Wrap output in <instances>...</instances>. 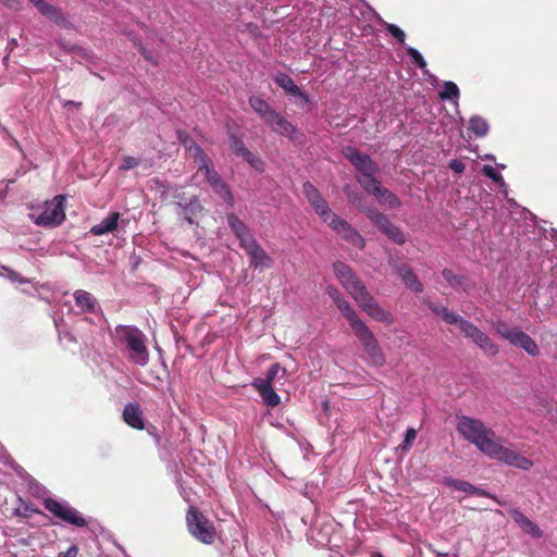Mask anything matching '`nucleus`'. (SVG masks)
Segmentation results:
<instances>
[{"mask_svg":"<svg viewBox=\"0 0 557 557\" xmlns=\"http://www.w3.org/2000/svg\"><path fill=\"white\" fill-rule=\"evenodd\" d=\"M29 218L39 226L55 227L65 219V197L55 196L42 206L32 207Z\"/></svg>","mask_w":557,"mask_h":557,"instance_id":"nucleus-5","label":"nucleus"},{"mask_svg":"<svg viewBox=\"0 0 557 557\" xmlns=\"http://www.w3.org/2000/svg\"><path fill=\"white\" fill-rule=\"evenodd\" d=\"M244 158L246 159V161L251 165L253 166L255 169H258V170H262V164L263 162L257 157L255 156L253 153H251L250 151H248V153H246L244 156Z\"/></svg>","mask_w":557,"mask_h":557,"instance_id":"nucleus-45","label":"nucleus"},{"mask_svg":"<svg viewBox=\"0 0 557 557\" xmlns=\"http://www.w3.org/2000/svg\"><path fill=\"white\" fill-rule=\"evenodd\" d=\"M304 193L314 209L315 213L326 223L335 213L330 209L326 200L321 196L319 190L311 184H304Z\"/></svg>","mask_w":557,"mask_h":557,"instance_id":"nucleus-17","label":"nucleus"},{"mask_svg":"<svg viewBox=\"0 0 557 557\" xmlns=\"http://www.w3.org/2000/svg\"><path fill=\"white\" fill-rule=\"evenodd\" d=\"M449 168L456 173H462L466 166L462 161L454 159L449 162Z\"/></svg>","mask_w":557,"mask_h":557,"instance_id":"nucleus-48","label":"nucleus"},{"mask_svg":"<svg viewBox=\"0 0 557 557\" xmlns=\"http://www.w3.org/2000/svg\"><path fill=\"white\" fill-rule=\"evenodd\" d=\"M444 484L455 491H459L465 494H469V491L472 488L471 483H469L467 481L458 480V479H453V478H445Z\"/></svg>","mask_w":557,"mask_h":557,"instance_id":"nucleus-37","label":"nucleus"},{"mask_svg":"<svg viewBox=\"0 0 557 557\" xmlns=\"http://www.w3.org/2000/svg\"><path fill=\"white\" fill-rule=\"evenodd\" d=\"M457 430L465 440L472 443L491 459L521 470H529L533 467L531 459L504 446L496 433L478 419L466 416L458 418Z\"/></svg>","mask_w":557,"mask_h":557,"instance_id":"nucleus-1","label":"nucleus"},{"mask_svg":"<svg viewBox=\"0 0 557 557\" xmlns=\"http://www.w3.org/2000/svg\"><path fill=\"white\" fill-rule=\"evenodd\" d=\"M227 224L231 230L234 232L236 237L239 239L240 245H243L246 239H250L253 236L251 235L247 225L238 219L234 213H230L226 215Z\"/></svg>","mask_w":557,"mask_h":557,"instance_id":"nucleus-26","label":"nucleus"},{"mask_svg":"<svg viewBox=\"0 0 557 557\" xmlns=\"http://www.w3.org/2000/svg\"><path fill=\"white\" fill-rule=\"evenodd\" d=\"M442 100H451L457 102L459 98V88L454 82H445L443 90L440 92Z\"/></svg>","mask_w":557,"mask_h":557,"instance_id":"nucleus-34","label":"nucleus"},{"mask_svg":"<svg viewBox=\"0 0 557 557\" xmlns=\"http://www.w3.org/2000/svg\"><path fill=\"white\" fill-rule=\"evenodd\" d=\"M73 296L75 304L82 313L96 312L99 308L96 298L86 290L78 289L73 294Z\"/></svg>","mask_w":557,"mask_h":557,"instance_id":"nucleus-25","label":"nucleus"},{"mask_svg":"<svg viewBox=\"0 0 557 557\" xmlns=\"http://www.w3.org/2000/svg\"><path fill=\"white\" fill-rule=\"evenodd\" d=\"M44 505L48 511L72 525L85 527L87 524L82 515L66 502L47 498Z\"/></svg>","mask_w":557,"mask_h":557,"instance_id":"nucleus-10","label":"nucleus"},{"mask_svg":"<svg viewBox=\"0 0 557 557\" xmlns=\"http://www.w3.org/2000/svg\"><path fill=\"white\" fill-rule=\"evenodd\" d=\"M281 374V377L284 379L286 375V370L282 368L278 363H274L269 369L265 377H257L253 381H262L265 385H273L274 380Z\"/></svg>","mask_w":557,"mask_h":557,"instance_id":"nucleus-32","label":"nucleus"},{"mask_svg":"<svg viewBox=\"0 0 557 557\" xmlns=\"http://www.w3.org/2000/svg\"><path fill=\"white\" fill-rule=\"evenodd\" d=\"M487 122L481 116H472L469 121V129L473 132L476 136L483 137L488 132Z\"/></svg>","mask_w":557,"mask_h":557,"instance_id":"nucleus-33","label":"nucleus"},{"mask_svg":"<svg viewBox=\"0 0 557 557\" xmlns=\"http://www.w3.org/2000/svg\"><path fill=\"white\" fill-rule=\"evenodd\" d=\"M77 548L76 546H71L66 552L61 553L59 557H76Z\"/></svg>","mask_w":557,"mask_h":557,"instance_id":"nucleus-51","label":"nucleus"},{"mask_svg":"<svg viewBox=\"0 0 557 557\" xmlns=\"http://www.w3.org/2000/svg\"><path fill=\"white\" fill-rule=\"evenodd\" d=\"M265 123L273 132L281 136L288 137L290 140H296L298 138L299 131L276 111L270 115Z\"/></svg>","mask_w":557,"mask_h":557,"instance_id":"nucleus-19","label":"nucleus"},{"mask_svg":"<svg viewBox=\"0 0 557 557\" xmlns=\"http://www.w3.org/2000/svg\"><path fill=\"white\" fill-rule=\"evenodd\" d=\"M35 7L41 14L46 15L54 22H58L61 18L59 10L55 7L47 3L45 0H40Z\"/></svg>","mask_w":557,"mask_h":557,"instance_id":"nucleus-35","label":"nucleus"},{"mask_svg":"<svg viewBox=\"0 0 557 557\" xmlns=\"http://www.w3.org/2000/svg\"><path fill=\"white\" fill-rule=\"evenodd\" d=\"M482 172L484 175L493 180L495 183L498 184V186L506 191V183L503 178V176L491 165H484L482 169Z\"/></svg>","mask_w":557,"mask_h":557,"instance_id":"nucleus-39","label":"nucleus"},{"mask_svg":"<svg viewBox=\"0 0 557 557\" xmlns=\"http://www.w3.org/2000/svg\"><path fill=\"white\" fill-rule=\"evenodd\" d=\"M138 164L139 160L137 158L127 156L123 158L122 163L120 165V170L127 171L136 168Z\"/></svg>","mask_w":557,"mask_h":557,"instance_id":"nucleus-43","label":"nucleus"},{"mask_svg":"<svg viewBox=\"0 0 557 557\" xmlns=\"http://www.w3.org/2000/svg\"><path fill=\"white\" fill-rule=\"evenodd\" d=\"M252 386L258 391L262 400L270 407H275L280 404L281 398L274 391L273 385H265L262 381H253Z\"/></svg>","mask_w":557,"mask_h":557,"instance_id":"nucleus-27","label":"nucleus"},{"mask_svg":"<svg viewBox=\"0 0 557 557\" xmlns=\"http://www.w3.org/2000/svg\"><path fill=\"white\" fill-rule=\"evenodd\" d=\"M333 271L343 288L354 298L363 312L386 325L394 323V315L381 307L348 264L336 261L333 263Z\"/></svg>","mask_w":557,"mask_h":557,"instance_id":"nucleus-2","label":"nucleus"},{"mask_svg":"<svg viewBox=\"0 0 557 557\" xmlns=\"http://www.w3.org/2000/svg\"><path fill=\"white\" fill-rule=\"evenodd\" d=\"M304 193L314 209L315 213L326 223L335 213L330 209L326 200L321 196L319 190L311 184H304Z\"/></svg>","mask_w":557,"mask_h":557,"instance_id":"nucleus-16","label":"nucleus"},{"mask_svg":"<svg viewBox=\"0 0 557 557\" xmlns=\"http://www.w3.org/2000/svg\"><path fill=\"white\" fill-rule=\"evenodd\" d=\"M326 224L343 239L347 240L355 247L362 249L364 247L363 237L337 214L332 216Z\"/></svg>","mask_w":557,"mask_h":557,"instance_id":"nucleus-13","label":"nucleus"},{"mask_svg":"<svg viewBox=\"0 0 557 557\" xmlns=\"http://www.w3.org/2000/svg\"><path fill=\"white\" fill-rule=\"evenodd\" d=\"M343 154L360 173L357 181L363 189L369 188L375 181H377L374 176L377 172V165L368 154L359 152L354 147L344 148Z\"/></svg>","mask_w":557,"mask_h":557,"instance_id":"nucleus-8","label":"nucleus"},{"mask_svg":"<svg viewBox=\"0 0 557 557\" xmlns=\"http://www.w3.org/2000/svg\"><path fill=\"white\" fill-rule=\"evenodd\" d=\"M416 437H417V430L413 428H408L406 435H405V440H404L403 444L400 445L401 449L408 450L412 446V443L414 442Z\"/></svg>","mask_w":557,"mask_h":557,"instance_id":"nucleus-41","label":"nucleus"},{"mask_svg":"<svg viewBox=\"0 0 557 557\" xmlns=\"http://www.w3.org/2000/svg\"><path fill=\"white\" fill-rule=\"evenodd\" d=\"M442 275L450 285L460 283V281L457 280V277L454 275V273L450 270L445 269L442 272Z\"/></svg>","mask_w":557,"mask_h":557,"instance_id":"nucleus-49","label":"nucleus"},{"mask_svg":"<svg viewBox=\"0 0 557 557\" xmlns=\"http://www.w3.org/2000/svg\"><path fill=\"white\" fill-rule=\"evenodd\" d=\"M368 194L373 195L377 198L382 205H387L391 208H397L400 206L399 199L388 189L381 186L379 181H375L369 188L364 189Z\"/></svg>","mask_w":557,"mask_h":557,"instance_id":"nucleus-21","label":"nucleus"},{"mask_svg":"<svg viewBox=\"0 0 557 557\" xmlns=\"http://www.w3.org/2000/svg\"><path fill=\"white\" fill-rule=\"evenodd\" d=\"M304 193L314 209L315 213L326 223L335 213L330 209L326 200L321 196L319 190L311 184H304Z\"/></svg>","mask_w":557,"mask_h":557,"instance_id":"nucleus-15","label":"nucleus"},{"mask_svg":"<svg viewBox=\"0 0 557 557\" xmlns=\"http://www.w3.org/2000/svg\"><path fill=\"white\" fill-rule=\"evenodd\" d=\"M348 199L352 202V203H356L357 202V197H354L351 195H348Z\"/></svg>","mask_w":557,"mask_h":557,"instance_id":"nucleus-54","label":"nucleus"},{"mask_svg":"<svg viewBox=\"0 0 557 557\" xmlns=\"http://www.w3.org/2000/svg\"><path fill=\"white\" fill-rule=\"evenodd\" d=\"M195 210H201L200 205L197 202H190V205L185 208V220L190 224L193 223V219L189 216V213H194Z\"/></svg>","mask_w":557,"mask_h":557,"instance_id":"nucleus-46","label":"nucleus"},{"mask_svg":"<svg viewBox=\"0 0 557 557\" xmlns=\"http://www.w3.org/2000/svg\"><path fill=\"white\" fill-rule=\"evenodd\" d=\"M326 294L331 297V299L335 302L339 311L348 321L349 325L358 320L360 317L356 312V310L350 306V304L343 297L339 290L334 286L326 287Z\"/></svg>","mask_w":557,"mask_h":557,"instance_id":"nucleus-20","label":"nucleus"},{"mask_svg":"<svg viewBox=\"0 0 557 557\" xmlns=\"http://www.w3.org/2000/svg\"><path fill=\"white\" fill-rule=\"evenodd\" d=\"M240 246L249 255L250 264L255 268H270L272 265V259L260 247L255 237L246 239Z\"/></svg>","mask_w":557,"mask_h":557,"instance_id":"nucleus-18","label":"nucleus"},{"mask_svg":"<svg viewBox=\"0 0 557 557\" xmlns=\"http://www.w3.org/2000/svg\"><path fill=\"white\" fill-rule=\"evenodd\" d=\"M386 29L389 32V34L395 37L399 42H404L405 39H406V35L404 33L403 29H400L397 25L395 24H388L386 23Z\"/></svg>","mask_w":557,"mask_h":557,"instance_id":"nucleus-42","label":"nucleus"},{"mask_svg":"<svg viewBox=\"0 0 557 557\" xmlns=\"http://www.w3.org/2000/svg\"><path fill=\"white\" fill-rule=\"evenodd\" d=\"M120 222V213L111 212L108 216H106L100 223L94 225L90 228V233L96 236H102L109 233H112L119 227Z\"/></svg>","mask_w":557,"mask_h":557,"instance_id":"nucleus-24","label":"nucleus"},{"mask_svg":"<svg viewBox=\"0 0 557 557\" xmlns=\"http://www.w3.org/2000/svg\"><path fill=\"white\" fill-rule=\"evenodd\" d=\"M511 516L524 532L529 533L530 535L536 539L542 536L541 529L521 511L512 510Z\"/></svg>","mask_w":557,"mask_h":557,"instance_id":"nucleus-29","label":"nucleus"},{"mask_svg":"<svg viewBox=\"0 0 557 557\" xmlns=\"http://www.w3.org/2000/svg\"><path fill=\"white\" fill-rule=\"evenodd\" d=\"M304 193L314 209L315 213L326 223L335 213L330 209L326 200L321 196L319 190L311 184H304Z\"/></svg>","mask_w":557,"mask_h":557,"instance_id":"nucleus-14","label":"nucleus"},{"mask_svg":"<svg viewBox=\"0 0 557 557\" xmlns=\"http://www.w3.org/2000/svg\"><path fill=\"white\" fill-rule=\"evenodd\" d=\"M484 159H486V160H491V161H494V160H495V157H494L493 154H486V156L484 157Z\"/></svg>","mask_w":557,"mask_h":557,"instance_id":"nucleus-53","label":"nucleus"},{"mask_svg":"<svg viewBox=\"0 0 557 557\" xmlns=\"http://www.w3.org/2000/svg\"><path fill=\"white\" fill-rule=\"evenodd\" d=\"M2 270L5 272L7 277L10 278L11 281L21 282V283L24 282V280H22L16 272H14L10 269H7V268H2Z\"/></svg>","mask_w":557,"mask_h":557,"instance_id":"nucleus-50","label":"nucleus"},{"mask_svg":"<svg viewBox=\"0 0 557 557\" xmlns=\"http://www.w3.org/2000/svg\"><path fill=\"white\" fill-rule=\"evenodd\" d=\"M368 194L373 195L377 198L382 205H387L391 208H397L400 206L399 199L388 189L381 186L379 181H375L369 188L364 189Z\"/></svg>","mask_w":557,"mask_h":557,"instance_id":"nucleus-22","label":"nucleus"},{"mask_svg":"<svg viewBox=\"0 0 557 557\" xmlns=\"http://www.w3.org/2000/svg\"><path fill=\"white\" fill-rule=\"evenodd\" d=\"M364 211L372 223L375 224L389 239L396 244L405 243L406 238L404 233L394 225L385 214L369 208L364 209Z\"/></svg>","mask_w":557,"mask_h":557,"instance_id":"nucleus-12","label":"nucleus"},{"mask_svg":"<svg viewBox=\"0 0 557 557\" xmlns=\"http://www.w3.org/2000/svg\"><path fill=\"white\" fill-rule=\"evenodd\" d=\"M350 327L356 337L361 343L363 350L367 355L368 362L374 367H382L386 362L385 355L381 349L377 339L373 332L360 318L350 324Z\"/></svg>","mask_w":557,"mask_h":557,"instance_id":"nucleus-6","label":"nucleus"},{"mask_svg":"<svg viewBox=\"0 0 557 557\" xmlns=\"http://www.w3.org/2000/svg\"><path fill=\"white\" fill-rule=\"evenodd\" d=\"M123 420L134 429L143 430L145 428L143 411L137 404H128L125 406Z\"/></svg>","mask_w":557,"mask_h":557,"instance_id":"nucleus-23","label":"nucleus"},{"mask_svg":"<svg viewBox=\"0 0 557 557\" xmlns=\"http://www.w3.org/2000/svg\"><path fill=\"white\" fill-rule=\"evenodd\" d=\"M406 50H407V53L409 54V57L411 58L412 62L419 69H421L424 74H428L426 62H425L424 58L422 57V54L416 48H412V47H407Z\"/></svg>","mask_w":557,"mask_h":557,"instance_id":"nucleus-38","label":"nucleus"},{"mask_svg":"<svg viewBox=\"0 0 557 557\" xmlns=\"http://www.w3.org/2000/svg\"><path fill=\"white\" fill-rule=\"evenodd\" d=\"M432 310L442 318H444L445 312H448V309L442 306H433Z\"/></svg>","mask_w":557,"mask_h":557,"instance_id":"nucleus-52","label":"nucleus"},{"mask_svg":"<svg viewBox=\"0 0 557 557\" xmlns=\"http://www.w3.org/2000/svg\"><path fill=\"white\" fill-rule=\"evenodd\" d=\"M231 147L236 154L242 157H244L249 151L242 140L235 138L232 139Z\"/></svg>","mask_w":557,"mask_h":557,"instance_id":"nucleus-44","label":"nucleus"},{"mask_svg":"<svg viewBox=\"0 0 557 557\" xmlns=\"http://www.w3.org/2000/svg\"><path fill=\"white\" fill-rule=\"evenodd\" d=\"M178 139L191 158L198 165V171L203 172L208 184L213 191L222 198L228 206L234 205V197L228 186L222 181L220 174L213 169L211 160L203 150L187 135L178 132Z\"/></svg>","mask_w":557,"mask_h":557,"instance_id":"nucleus-3","label":"nucleus"},{"mask_svg":"<svg viewBox=\"0 0 557 557\" xmlns=\"http://www.w3.org/2000/svg\"><path fill=\"white\" fill-rule=\"evenodd\" d=\"M463 335L474 343L485 355L496 356L498 346L471 322H463Z\"/></svg>","mask_w":557,"mask_h":557,"instance_id":"nucleus-11","label":"nucleus"},{"mask_svg":"<svg viewBox=\"0 0 557 557\" xmlns=\"http://www.w3.org/2000/svg\"><path fill=\"white\" fill-rule=\"evenodd\" d=\"M469 494L490 497V498L494 499L495 502H497L498 504H500L499 500L495 496L491 495L488 492L481 490L474 485H472V488L469 491Z\"/></svg>","mask_w":557,"mask_h":557,"instance_id":"nucleus-47","label":"nucleus"},{"mask_svg":"<svg viewBox=\"0 0 557 557\" xmlns=\"http://www.w3.org/2000/svg\"><path fill=\"white\" fill-rule=\"evenodd\" d=\"M249 104L264 122L275 112L265 100L258 96H251L249 98Z\"/></svg>","mask_w":557,"mask_h":557,"instance_id":"nucleus-31","label":"nucleus"},{"mask_svg":"<svg viewBox=\"0 0 557 557\" xmlns=\"http://www.w3.org/2000/svg\"><path fill=\"white\" fill-rule=\"evenodd\" d=\"M188 532L197 541L210 545L215 541L216 531L213 523L197 508L190 506L186 513Z\"/></svg>","mask_w":557,"mask_h":557,"instance_id":"nucleus-7","label":"nucleus"},{"mask_svg":"<svg viewBox=\"0 0 557 557\" xmlns=\"http://www.w3.org/2000/svg\"><path fill=\"white\" fill-rule=\"evenodd\" d=\"M111 337L115 346L121 347L128 359L144 367L149 362V351L145 344V334L134 325H117L112 332Z\"/></svg>","mask_w":557,"mask_h":557,"instance_id":"nucleus-4","label":"nucleus"},{"mask_svg":"<svg viewBox=\"0 0 557 557\" xmlns=\"http://www.w3.org/2000/svg\"><path fill=\"white\" fill-rule=\"evenodd\" d=\"M275 82L285 91L302 98L306 102L309 101V97L304 91H301L298 86L295 85L294 81L287 74H277Z\"/></svg>","mask_w":557,"mask_h":557,"instance_id":"nucleus-30","label":"nucleus"},{"mask_svg":"<svg viewBox=\"0 0 557 557\" xmlns=\"http://www.w3.org/2000/svg\"><path fill=\"white\" fill-rule=\"evenodd\" d=\"M397 273L401 277L403 282L414 293H421L423 285L413 273L412 269L407 264H401L397 268Z\"/></svg>","mask_w":557,"mask_h":557,"instance_id":"nucleus-28","label":"nucleus"},{"mask_svg":"<svg viewBox=\"0 0 557 557\" xmlns=\"http://www.w3.org/2000/svg\"><path fill=\"white\" fill-rule=\"evenodd\" d=\"M34 5H36L40 0H29Z\"/></svg>","mask_w":557,"mask_h":557,"instance_id":"nucleus-55","label":"nucleus"},{"mask_svg":"<svg viewBox=\"0 0 557 557\" xmlns=\"http://www.w3.org/2000/svg\"><path fill=\"white\" fill-rule=\"evenodd\" d=\"M493 325L496 333L512 346L523 349L533 357L540 354L539 346L534 339L519 327L510 326L502 320H497Z\"/></svg>","mask_w":557,"mask_h":557,"instance_id":"nucleus-9","label":"nucleus"},{"mask_svg":"<svg viewBox=\"0 0 557 557\" xmlns=\"http://www.w3.org/2000/svg\"><path fill=\"white\" fill-rule=\"evenodd\" d=\"M443 320L449 324H458V326L462 333H463V322H469L468 320L463 319L459 314H456L449 310H448V312H445Z\"/></svg>","mask_w":557,"mask_h":557,"instance_id":"nucleus-40","label":"nucleus"},{"mask_svg":"<svg viewBox=\"0 0 557 557\" xmlns=\"http://www.w3.org/2000/svg\"><path fill=\"white\" fill-rule=\"evenodd\" d=\"M35 7L41 14L46 15L54 22H58L61 18L59 10L55 7L47 3L45 0H40Z\"/></svg>","mask_w":557,"mask_h":557,"instance_id":"nucleus-36","label":"nucleus"}]
</instances>
